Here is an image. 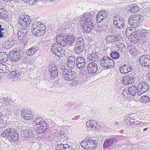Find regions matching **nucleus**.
<instances>
[{"mask_svg": "<svg viewBox=\"0 0 150 150\" xmlns=\"http://www.w3.org/2000/svg\"><path fill=\"white\" fill-rule=\"evenodd\" d=\"M136 124H137V125H139V126H141L142 125H147V123H144L143 122H139V121H137V122Z\"/></svg>", "mask_w": 150, "mask_h": 150, "instance_id": "56", "label": "nucleus"}, {"mask_svg": "<svg viewBox=\"0 0 150 150\" xmlns=\"http://www.w3.org/2000/svg\"><path fill=\"white\" fill-rule=\"evenodd\" d=\"M134 29H132L130 27H128L127 28L126 31V35L127 37H129V38L130 39H133L134 38H136V37L137 36L136 35H135V36L134 34Z\"/></svg>", "mask_w": 150, "mask_h": 150, "instance_id": "26", "label": "nucleus"}, {"mask_svg": "<svg viewBox=\"0 0 150 150\" xmlns=\"http://www.w3.org/2000/svg\"><path fill=\"white\" fill-rule=\"evenodd\" d=\"M35 130L34 129H25L23 132L24 137H31L34 136Z\"/></svg>", "mask_w": 150, "mask_h": 150, "instance_id": "27", "label": "nucleus"}, {"mask_svg": "<svg viewBox=\"0 0 150 150\" xmlns=\"http://www.w3.org/2000/svg\"><path fill=\"white\" fill-rule=\"evenodd\" d=\"M24 2L28 4H29L30 5H33L35 3H37L38 0H24Z\"/></svg>", "mask_w": 150, "mask_h": 150, "instance_id": "51", "label": "nucleus"}, {"mask_svg": "<svg viewBox=\"0 0 150 150\" xmlns=\"http://www.w3.org/2000/svg\"><path fill=\"white\" fill-rule=\"evenodd\" d=\"M5 13L6 12H4V13H2L0 14V19H2L3 20L5 19L6 18Z\"/></svg>", "mask_w": 150, "mask_h": 150, "instance_id": "55", "label": "nucleus"}, {"mask_svg": "<svg viewBox=\"0 0 150 150\" xmlns=\"http://www.w3.org/2000/svg\"><path fill=\"white\" fill-rule=\"evenodd\" d=\"M32 122L33 125L34 126V125H35L37 127H39L40 125H43L44 124L46 125L45 122L40 117L34 119Z\"/></svg>", "mask_w": 150, "mask_h": 150, "instance_id": "28", "label": "nucleus"}, {"mask_svg": "<svg viewBox=\"0 0 150 150\" xmlns=\"http://www.w3.org/2000/svg\"><path fill=\"white\" fill-rule=\"evenodd\" d=\"M141 35L139 36L137 38L138 40L142 38V41L144 43H146L150 41V30L143 29L141 32Z\"/></svg>", "mask_w": 150, "mask_h": 150, "instance_id": "9", "label": "nucleus"}, {"mask_svg": "<svg viewBox=\"0 0 150 150\" xmlns=\"http://www.w3.org/2000/svg\"><path fill=\"white\" fill-rule=\"evenodd\" d=\"M58 146L60 148H62L64 150L71 149V150H74V149L71 146H70L67 144H58Z\"/></svg>", "mask_w": 150, "mask_h": 150, "instance_id": "42", "label": "nucleus"}, {"mask_svg": "<svg viewBox=\"0 0 150 150\" xmlns=\"http://www.w3.org/2000/svg\"><path fill=\"white\" fill-rule=\"evenodd\" d=\"M76 64L77 67L79 69H82L85 64V61L84 58L80 56L76 59Z\"/></svg>", "mask_w": 150, "mask_h": 150, "instance_id": "23", "label": "nucleus"}, {"mask_svg": "<svg viewBox=\"0 0 150 150\" xmlns=\"http://www.w3.org/2000/svg\"><path fill=\"white\" fill-rule=\"evenodd\" d=\"M87 58L89 61L94 62L98 61L99 59L98 55L93 53L88 54L87 55Z\"/></svg>", "mask_w": 150, "mask_h": 150, "instance_id": "29", "label": "nucleus"}, {"mask_svg": "<svg viewBox=\"0 0 150 150\" xmlns=\"http://www.w3.org/2000/svg\"><path fill=\"white\" fill-rule=\"evenodd\" d=\"M89 150L94 149L96 148L97 146V143L94 140H92L91 139H89Z\"/></svg>", "mask_w": 150, "mask_h": 150, "instance_id": "40", "label": "nucleus"}, {"mask_svg": "<svg viewBox=\"0 0 150 150\" xmlns=\"http://www.w3.org/2000/svg\"><path fill=\"white\" fill-rule=\"evenodd\" d=\"M84 45H75L76 52L78 54H80L83 51Z\"/></svg>", "mask_w": 150, "mask_h": 150, "instance_id": "38", "label": "nucleus"}, {"mask_svg": "<svg viewBox=\"0 0 150 150\" xmlns=\"http://www.w3.org/2000/svg\"><path fill=\"white\" fill-rule=\"evenodd\" d=\"M117 138L115 136L108 138L105 140L103 144L104 148H108L110 146H111L112 144L117 142Z\"/></svg>", "mask_w": 150, "mask_h": 150, "instance_id": "13", "label": "nucleus"}, {"mask_svg": "<svg viewBox=\"0 0 150 150\" xmlns=\"http://www.w3.org/2000/svg\"><path fill=\"white\" fill-rule=\"evenodd\" d=\"M8 56L4 52H0V62H5L8 60Z\"/></svg>", "mask_w": 150, "mask_h": 150, "instance_id": "35", "label": "nucleus"}, {"mask_svg": "<svg viewBox=\"0 0 150 150\" xmlns=\"http://www.w3.org/2000/svg\"><path fill=\"white\" fill-rule=\"evenodd\" d=\"M76 58L74 56H69L67 62V65L68 68L71 69H73L75 65V61Z\"/></svg>", "mask_w": 150, "mask_h": 150, "instance_id": "24", "label": "nucleus"}, {"mask_svg": "<svg viewBox=\"0 0 150 150\" xmlns=\"http://www.w3.org/2000/svg\"><path fill=\"white\" fill-rule=\"evenodd\" d=\"M101 67L104 69H108L114 67L115 63L114 61L110 57L107 56H104L100 60Z\"/></svg>", "mask_w": 150, "mask_h": 150, "instance_id": "4", "label": "nucleus"}, {"mask_svg": "<svg viewBox=\"0 0 150 150\" xmlns=\"http://www.w3.org/2000/svg\"><path fill=\"white\" fill-rule=\"evenodd\" d=\"M107 16V13L105 10L99 11L96 16L97 21L98 22H101Z\"/></svg>", "mask_w": 150, "mask_h": 150, "instance_id": "22", "label": "nucleus"}, {"mask_svg": "<svg viewBox=\"0 0 150 150\" xmlns=\"http://www.w3.org/2000/svg\"><path fill=\"white\" fill-rule=\"evenodd\" d=\"M2 31H6V28H0V32Z\"/></svg>", "mask_w": 150, "mask_h": 150, "instance_id": "61", "label": "nucleus"}, {"mask_svg": "<svg viewBox=\"0 0 150 150\" xmlns=\"http://www.w3.org/2000/svg\"><path fill=\"white\" fill-rule=\"evenodd\" d=\"M114 26L118 29H122L125 28V19L120 17H116L114 19Z\"/></svg>", "mask_w": 150, "mask_h": 150, "instance_id": "7", "label": "nucleus"}, {"mask_svg": "<svg viewBox=\"0 0 150 150\" xmlns=\"http://www.w3.org/2000/svg\"><path fill=\"white\" fill-rule=\"evenodd\" d=\"M65 40L67 42V46L71 47L74 45L75 42V37L72 35H69L65 37Z\"/></svg>", "mask_w": 150, "mask_h": 150, "instance_id": "17", "label": "nucleus"}, {"mask_svg": "<svg viewBox=\"0 0 150 150\" xmlns=\"http://www.w3.org/2000/svg\"><path fill=\"white\" fill-rule=\"evenodd\" d=\"M18 38L20 40H23L26 38L29 33L28 30L26 28L22 29L18 31Z\"/></svg>", "mask_w": 150, "mask_h": 150, "instance_id": "15", "label": "nucleus"}, {"mask_svg": "<svg viewBox=\"0 0 150 150\" xmlns=\"http://www.w3.org/2000/svg\"><path fill=\"white\" fill-rule=\"evenodd\" d=\"M134 74H130L126 77H124L122 80V83L125 85H128V84H131L134 83L135 81L134 79Z\"/></svg>", "mask_w": 150, "mask_h": 150, "instance_id": "16", "label": "nucleus"}, {"mask_svg": "<svg viewBox=\"0 0 150 150\" xmlns=\"http://www.w3.org/2000/svg\"><path fill=\"white\" fill-rule=\"evenodd\" d=\"M111 57L114 59H118L120 56L119 54L117 52H112L110 54Z\"/></svg>", "mask_w": 150, "mask_h": 150, "instance_id": "50", "label": "nucleus"}, {"mask_svg": "<svg viewBox=\"0 0 150 150\" xmlns=\"http://www.w3.org/2000/svg\"><path fill=\"white\" fill-rule=\"evenodd\" d=\"M53 67H55L54 66H52L50 64H49L48 67V69L50 71H51V69H52V68Z\"/></svg>", "mask_w": 150, "mask_h": 150, "instance_id": "60", "label": "nucleus"}, {"mask_svg": "<svg viewBox=\"0 0 150 150\" xmlns=\"http://www.w3.org/2000/svg\"><path fill=\"white\" fill-rule=\"evenodd\" d=\"M89 139L87 140H84L81 142V144L82 147L84 149L89 150L90 145H89Z\"/></svg>", "mask_w": 150, "mask_h": 150, "instance_id": "37", "label": "nucleus"}, {"mask_svg": "<svg viewBox=\"0 0 150 150\" xmlns=\"http://www.w3.org/2000/svg\"><path fill=\"white\" fill-rule=\"evenodd\" d=\"M33 34L36 36L40 37L43 35L46 32V26L43 23L39 21L35 22L32 25Z\"/></svg>", "mask_w": 150, "mask_h": 150, "instance_id": "2", "label": "nucleus"}, {"mask_svg": "<svg viewBox=\"0 0 150 150\" xmlns=\"http://www.w3.org/2000/svg\"><path fill=\"white\" fill-rule=\"evenodd\" d=\"M77 45H84V42L83 38L81 37H78L76 40V44Z\"/></svg>", "mask_w": 150, "mask_h": 150, "instance_id": "47", "label": "nucleus"}, {"mask_svg": "<svg viewBox=\"0 0 150 150\" xmlns=\"http://www.w3.org/2000/svg\"><path fill=\"white\" fill-rule=\"evenodd\" d=\"M116 45L122 53L125 52L126 51V48L125 45L123 43H117Z\"/></svg>", "mask_w": 150, "mask_h": 150, "instance_id": "36", "label": "nucleus"}, {"mask_svg": "<svg viewBox=\"0 0 150 150\" xmlns=\"http://www.w3.org/2000/svg\"><path fill=\"white\" fill-rule=\"evenodd\" d=\"M57 68L56 67H53L50 71V74L52 77H55L58 75V71Z\"/></svg>", "mask_w": 150, "mask_h": 150, "instance_id": "44", "label": "nucleus"}, {"mask_svg": "<svg viewBox=\"0 0 150 150\" xmlns=\"http://www.w3.org/2000/svg\"><path fill=\"white\" fill-rule=\"evenodd\" d=\"M100 128V125H98L97 124V125H96V127H95V128L96 129H98Z\"/></svg>", "mask_w": 150, "mask_h": 150, "instance_id": "64", "label": "nucleus"}, {"mask_svg": "<svg viewBox=\"0 0 150 150\" xmlns=\"http://www.w3.org/2000/svg\"><path fill=\"white\" fill-rule=\"evenodd\" d=\"M64 25L65 26H74L73 22L71 20V18H66L64 22Z\"/></svg>", "mask_w": 150, "mask_h": 150, "instance_id": "49", "label": "nucleus"}, {"mask_svg": "<svg viewBox=\"0 0 150 150\" xmlns=\"http://www.w3.org/2000/svg\"><path fill=\"white\" fill-rule=\"evenodd\" d=\"M57 150H64L62 148H60L59 146H58V144L57 145Z\"/></svg>", "mask_w": 150, "mask_h": 150, "instance_id": "63", "label": "nucleus"}, {"mask_svg": "<svg viewBox=\"0 0 150 150\" xmlns=\"http://www.w3.org/2000/svg\"><path fill=\"white\" fill-rule=\"evenodd\" d=\"M115 126L118 127L120 126V125L119 124V123L117 122H115Z\"/></svg>", "mask_w": 150, "mask_h": 150, "instance_id": "62", "label": "nucleus"}, {"mask_svg": "<svg viewBox=\"0 0 150 150\" xmlns=\"http://www.w3.org/2000/svg\"><path fill=\"white\" fill-rule=\"evenodd\" d=\"M113 35H108L106 37L105 40L106 43L113 44L114 42Z\"/></svg>", "mask_w": 150, "mask_h": 150, "instance_id": "48", "label": "nucleus"}, {"mask_svg": "<svg viewBox=\"0 0 150 150\" xmlns=\"http://www.w3.org/2000/svg\"><path fill=\"white\" fill-rule=\"evenodd\" d=\"M87 69L89 74H94L96 73L98 70V66L97 64L94 62H90L87 65Z\"/></svg>", "mask_w": 150, "mask_h": 150, "instance_id": "14", "label": "nucleus"}, {"mask_svg": "<svg viewBox=\"0 0 150 150\" xmlns=\"http://www.w3.org/2000/svg\"><path fill=\"white\" fill-rule=\"evenodd\" d=\"M137 86H132L128 88V92L126 90H123L122 91L123 94L124 95L125 98H128L129 97L127 95H129V96H134L137 93Z\"/></svg>", "mask_w": 150, "mask_h": 150, "instance_id": "11", "label": "nucleus"}, {"mask_svg": "<svg viewBox=\"0 0 150 150\" xmlns=\"http://www.w3.org/2000/svg\"><path fill=\"white\" fill-rule=\"evenodd\" d=\"M63 70V78L66 80L69 81L74 80L76 76V74L74 71L72 69H67L63 67L62 68Z\"/></svg>", "mask_w": 150, "mask_h": 150, "instance_id": "5", "label": "nucleus"}, {"mask_svg": "<svg viewBox=\"0 0 150 150\" xmlns=\"http://www.w3.org/2000/svg\"><path fill=\"white\" fill-rule=\"evenodd\" d=\"M8 98H3L0 99V101L2 104V106H4L6 107L9 105V104H8Z\"/></svg>", "mask_w": 150, "mask_h": 150, "instance_id": "46", "label": "nucleus"}, {"mask_svg": "<svg viewBox=\"0 0 150 150\" xmlns=\"http://www.w3.org/2000/svg\"><path fill=\"white\" fill-rule=\"evenodd\" d=\"M140 64L143 66L150 69V56L149 55H144L139 59Z\"/></svg>", "mask_w": 150, "mask_h": 150, "instance_id": "10", "label": "nucleus"}, {"mask_svg": "<svg viewBox=\"0 0 150 150\" xmlns=\"http://www.w3.org/2000/svg\"><path fill=\"white\" fill-rule=\"evenodd\" d=\"M94 18L89 13H86L82 16L81 21L83 23V31L89 33L93 27Z\"/></svg>", "mask_w": 150, "mask_h": 150, "instance_id": "1", "label": "nucleus"}, {"mask_svg": "<svg viewBox=\"0 0 150 150\" xmlns=\"http://www.w3.org/2000/svg\"><path fill=\"white\" fill-rule=\"evenodd\" d=\"M139 10L138 6L135 4H134L131 6L130 11L132 13H134L137 12Z\"/></svg>", "mask_w": 150, "mask_h": 150, "instance_id": "43", "label": "nucleus"}, {"mask_svg": "<svg viewBox=\"0 0 150 150\" xmlns=\"http://www.w3.org/2000/svg\"><path fill=\"white\" fill-rule=\"evenodd\" d=\"M65 37H63L61 35H59L57 36L56 38V40L58 43H59V42L62 40L64 39Z\"/></svg>", "mask_w": 150, "mask_h": 150, "instance_id": "54", "label": "nucleus"}, {"mask_svg": "<svg viewBox=\"0 0 150 150\" xmlns=\"http://www.w3.org/2000/svg\"><path fill=\"white\" fill-rule=\"evenodd\" d=\"M4 12H6L5 8H0V14L2 13H4Z\"/></svg>", "mask_w": 150, "mask_h": 150, "instance_id": "59", "label": "nucleus"}, {"mask_svg": "<svg viewBox=\"0 0 150 150\" xmlns=\"http://www.w3.org/2000/svg\"><path fill=\"white\" fill-rule=\"evenodd\" d=\"M132 66L129 64H125L122 66L120 68L121 74L127 73L133 70Z\"/></svg>", "mask_w": 150, "mask_h": 150, "instance_id": "19", "label": "nucleus"}, {"mask_svg": "<svg viewBox=\"0 0 150 150\" xmlns=\"http://www.w3.org/2000/svg\"><path fill=\"white\" fill-rule=\"evenodd\" d=\"M13 55L12 58L15 61L19 60L22 58V56L20 55V51L16 49H14L11 52Z\"/></svg>", "mask_w": 150, "mask_h": 150, "instance_id": "25", "label": "nucleus"}, {"mask_svg": "<svg viewBox=\"0 0 150 150\" xmlns=\"http://www.w3.org/2000/svg\"><path fill=\"white\" fill-rule=\"evenodd\" d=\"M97 123L93 120H88L86 123V125L88 127H91L92 129H95Z\"/></svg>", "mask_w": 150, "mask_h": 150, "instance_id": "39", "label": "nucleus"}, {"mask_svg": "<svg viewBox=\"0 0 150 150\" xmlns=\"http://www.w3.org/2000/svg\"><path fill=\"white\" fill-rule=\"evenodd\" d=\"M149 87V84L146 82L143 81L140 82L137 87V94L140 96L141 94L147 91Z\"/></svg>", "mask_w": 150, "mask_h": 150, "instance_id": "8", "label": "nucleus"}, {"mask_svg": "<svg viewBox=\"0 0 150 150\" xmlns=\"http://www.w3.org/2000/svg\"><path fill=\"white\" fill-rule=\"evenodd\" d=\"M51 50L52 52L59 57H62L65 55V51L62 50L57 43H54L52 45Z\"/></svg>", "mask_w": 150, "mask_h": 150, "instance_id": "6", "label": "nucleus"}, {"mask_svg": "<svg viewBox=\"0 0 150 150\" xmlns=\"http://www.w3.org/2000/svg\"><path fill=\"white\" fill-rule=\"evenodd\" d=\"M31 113L30 111L27 110H24L21 112V116L26 120H31L33 119V115Z\"/></svg>", "mask_w": 150, "mask_h": 150, "instance_id": "21", "label": "nucleus"}, {"mask_svg": "<svg viewBox=\"0 0 150 150\" xmlns=\"http://www.w3.org/2000/svg\"><path fill=\"white\" fill-rule=\"evenodd\" d=\"M127 48L130 54L133 56L136 55L138 50L134 46L132 45H129L127 46Z\"/></svg>", "mask_w": 150, "mask_h": 150, "instance_id": "33", "label": "nucleus"}, {"mask_svg": "<svg viewBox=\"0 0 150 150\" xmlns=\"http://www.w3.org/2000/svg\"><path fill=\"white\" fill-rule=\"evenodd\" d=\"M37 127L38 128L37 130V132L39 133L44 132L45 130L47 129V127L46 126V125H45L44 124L43 125H40L39 127Z\"/></svg>", "mask_w": 150, "mask_h": 150, "instance_id": "41", "label": "nucleus"}, {"mask_svg": "<svg viewBox=\"0 0 150 150\" xmlns=\"http://www.w3.org/2000/svg\"><path fill=\"white\" fill-rule=\"evenodd\" d=\"M144 18L142 16L139 15H132L129 18L128 23L134 28H137L140 25Z\"/></svg>", "mask_w": 150, "mask_h": 150, "instance_id": "3", "label": "nucleus"}, {"mask_svg": "<svg viewBox=\"0 0 150 150\" xmlns=\"http://www.w3.org/2000/svg\"><path fill=\"white\" fill-rule=\"evenodd\" d=\"M23 74V72L18 73L15 71H12L9 73V75L11 80L15 81L21 78H22Z\"/></svg>", "mask_w": 150, "mask_h": 150, "instance_id": "18", "label": "nucleus"}, {"mask_svg": "<svg viewBox=\"0 0 150 150\" xmlns=\"http://www.w3.org/2000/svg\"><path fill=\"white\" fill-rule=\"evenodd\" d=\"M38 48L35 47H33L26 51V54L27 55L30 56L35 54L37 52Z\"/></svg>", "mask_w": 150, "mask_h": 150, "instance_id": "31", "label": "nucleus"}, {"mask_svg": "<svg viewBox=\"0 0 150 150\" xmlns=\"http://www.w3.org/2000/svg\"><path fill=\"white\" fill-rule=\"evenodd\" d=\"M139 100L143 103H146L150 101V98L146 95L142 96L139 98Z\"/></svg>", "mask_w": 150, "mask_h": 150, "instance_id": "45", "label": "nucleus"}, {"mask_svg": "<svg viewBox=\"0 0 150 150\" xmlns=\"http://www.w3.org/2000/svg\"><path fill=\"white\" fill-rule=\"evenodd\" d=\"M14 40H13L12 38H9L8 40L5 41L3 45L4 47L7 49H9L12 47L14 44Z\"/></svg>", "mask_w": 150, "mask_h": 150, "instance_id": "30", "label": "nucleus"}, {"mask_svg": "<svg viewBox=\"0 0 150 150\" xmlns=\"http://www.w3.org/2000/svg\"><path fill=\"white\" fill-rule=\"evenodd\" d=\"M67 42L65 40V37L64 38V39L60 41L59 44H60V45L64 47L66 46H67Z\"/></svg>", "mask_w": 150, "mask_h": 150, "instance_id": "52", "label": "nucleus"}, {"mask_svg": "<svg viewBox=\"0 0 150 150\" xmlns=\"http://www.w3.org/2000/svg\"><path fill=\"white\" fill-rule=\"evenodd\" d=\"M8 104H9V105H13L14 103L12 100L11 98H8Z\"/></svg>", "mask_w": 150, "mask_h": 150, "instance_id": "57", "label": "nucleus"}, {"mask_svg": "<svg viewBox=\"0 0 150 150\" xmlns=\"http://www.w3.org/2000/svg\"><path fill=\"white\" fill-rule=\"evenodd\" d=\"M113 37H114L113 39L114 42L119 41L121 39V38L120 36L118 35H116L115 36L113 35Z\"/></svg>", "mask_w": 150, "mask_h": 150, "instance_id": "53", "label": "nucleus"}, {"mask_svg": "<svg viewBox=\"0 0 150 150\" xmlns=\"http://www.w3.org/2000/svg\"><path fill=\"white\" fill-rule=\"evenodd\" d=\"M7 28V26L4 25V23L0 24V28Z\"/></svg>", "mask_w": 150, "mask_h": 150, "instance_id": "58", "label": "nucleus"}, {"mask_svg": "<svg viewBox=\"0 0 150 150\" xmlns=\"http://www.w3.org/2000/svg\"><path fill=\"white\" fill-rule=\"evenodd\" d=\"M19 135L17 132L15 131V133L13 134L10 137L8 138V139L11 142H15L18 139Z\"/></svg>", "mask_w": 150, "mask_h": 150, "instance_id": "34", "label": "nucleus"}, {"mask_svg": "<svg viewBox=\"0 0 150 150\" xmlns=\"http://www.w3.org/2000/svg\"><path fill=\"white\" fill-rule=\"evenodd\" d=\"M0 67V73L2 74L8 73L10 71L9 68L6 65L2 64Z\"/></svg>", "mask_w": 150, "mask_h": 150, "instance_id": "32", "label": "nucleus"}, {"mask_svg": "<svg viewBox=\"0 0 150 150\" xmlns=\"http://www.w3.org/2000/svg\"><path fill=\"white\" fill-rule=\"evenodd\" d=\"M31 20L29 16H26L23 18H21L18 20V24L20 26L24 27H28L30 23Z\"/></svg>", "mask_w": 150, "mask_h": 150, "instance_id": "12", "label": "nucleus"}, {"mask_svg": "<svg viewBox=\"0 0 150 150\" xmlns=\"http://www.w3.org/2000/svg\"><path fill=\"white\" fill-rule=\"evenodd\" d=\"M15 130L13 128H8L4 130L1 133V136L4 138H8L11 136L12 134L15 133Z\"/></svg>", "mask_w": 150, "mask_h": 150, "instance_id": "20", "label": "nucleus"}]
</instances>
